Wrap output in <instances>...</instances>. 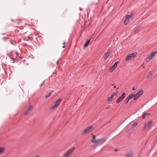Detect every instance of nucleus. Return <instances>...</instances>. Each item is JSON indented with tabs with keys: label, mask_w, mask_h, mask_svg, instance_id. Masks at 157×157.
Here are the masks:
<instances>
[{
	"label": "nucleus",
	"mask_w": 157,
	"mask_h": 157,
	"mask_svg": "<svg viewBox=\"0 0 157 157\" xmlns=\"http://www.w3.org/2000/svg\"><path fill=\"white\" fill-rule=\"evenodd\" d=\"M114 88H116V86H114Z\"/></svg>",
	"instance_id": "32"
},
{
	"label": "nucleus",
	"mask_w": 157,
	"mask_h": 157,
	"mask_svg": "<svg viewBox=\"0 0 157 157\" xmlns=\"http://www.w3.org/2000/svg\"><path fill=\"white\" fill-rule=\"evenodd\" d=\"M53 92V90H52L51 92V93Z\"/></svg>",
	"instance_id": "31"
},
{
	"label": "nucleus",
	"mask_w": 157,
	"mask_h": 157,
	"mask_svg": "<svg viewBox=\"0 0 157 157\" xmlns=\"http://www.w3.org/2000/svg\"><path fill=\"white\" fill-rule=\"evenodd\" d=\"M126 94L125 93H123L121 96L119 97L116 101L117 103H119L121 101H122L125 98Z\"/></svg>",
	"instance_id": "7"
},
{
	"label": "nucleus",
	"mask_w": 157,
	"mask_h": 157,
	"mask_svg": "<svg viewBox=\"0 0 157 157\" xmlns=\"http://www.w3.org/2000/svg\"><path fill=\"white\" fill-rule=\"evenodd\" d=\"M134 96V95L133 94H130L128 98L130 100Z\"/></svg>",
	"instance_id": "23"
},
{
	"label": "nucleus",
	"mask_w": 157,
	"mask_h": 157,
	"mask_svg": "<svg viewBox=\"0 0 157 157\" xmlns=\"http://www.w3.org/2000/svg\"><path fill=\"white\" fill-rule=\"evenodd\" d=\"M90 40H88L86 41V42L84 44V47H86L88 46V45L90 42Z\"/></svg>",
	"instance_id": "18"
},
{
	"label": "nucleus",
	"mask_w": 157,
	"mask_h": 157,
	"mask_svg": "<svg viewBox=\"0 0 157 157\" xmlns=\"http://www.w3.org/2000/svg\"><path fill=\"white\" fill-rule=\"evenodd\" d=\"M129 55H130V56L131 58H132L135 57L136 56V53L134 52Z\"/></svg>",
	"instance_id": "19"
},
{
	"label": "nucleus",
	"mask_w": 157,
	"mask_h": 157,
	"mask_svg": "<svg viewBox=\"0 0 157 157\" xmlns=\"http://www.w3.org/2000/svg\"><path fill=\"white\" fill-rule=\"evenodd\" d=\"M94 128L92 126H90L86 128L82 132L83 135L89 133L92 131L94 130Z\"/></svg>",
	"instance_id": "2"
},
{
	"label": "nucleus",
	"mask_w": 157,
	"mask_h": 157,
	"mask_svg": "<svg viewBox=\"0 0 157 157\" xmlns=\"http://www.w3.org/2000/svg\"><path fill=\"white\" fill-rule=\"evenodd\" d=\"M149 113H144L142 115V119H144L146 116H149Z\"/></svg>",
	"instance_id": "14"
},
{
	"label": "nucleus",
	"mask_w": 157,
	"mask_h": 157,
	"mask_svg": "<svg viewBox=\"0 0 157 157\" xmlns=\"http://www.w3.org/2000/svg\"><path fill=\"white\" fill-rule=\"evenodd\" d=\"M133 16V14H131L129 15H127L125 17V19L124 21V24L125 25H127L129 22L130 19Z\"/></svg>",
	"instance_id": "6"
},
{
	"label": "nucleus",
	"mask_w": 157,
	"mask_h": 157,
	"mask_svg": "<svg viewBox=\"0 0 157 157\" xmlns=\"http://www.w3.org/2000/svg\"><path fill=\"white\" fill-rule=\"evenodd\" d=\"M136 90V89L134 87L133 88L132 90L133 91H134V90Z\"/></svg>",
	"instance_id": "29"
},
{
	"label": "nucleus",
	"mask_w": 157,
	"mask_h": 157,
	"mask_svg": "<svg viewBox=\"0 0 157 157\" xmlns=\"http://www.w3.org/2000/svg\"><path fill=\"white\" fill-rule=\"evenodd\" d=\"M138 124L137 123H136V122L134 124H133L132 125V127H131V128H133L134 127H136L137 126V125H138Z\"/></svg>",
	"instance_id": "22"
},
{
	"label": "nucleus",
	"mask_w": 157,
	"mask_h": 157,
	"mask_svg": "<svg viewBox=\"0 0 157 157\" xmlns=\"http://www.w3.org/2000/svg\"><path fill=\"white\" fill-rule=\"evenodd\" d=\"M110 51L109 50H107V52L105 53V54L103 55V57L105 60L107 59L108 57L110 55Z\"/></svg>",
	"instance_id": "9"
},
{
	"label": "nucleus",
	"mask_w": 157,
	"mask_h": 157,
	"mask_svg": "<svg viewBox=\"0 0 157 157\" xmlns=\"http://www.w3.org/2000/svg\"><path fill=\"white\" fill-rule=\"evenodd\" d=\"M33 109V107L31 105L29 106L24 111V114L25 115L29 113Z\"/></svg>",
	"instance_id": "8"
},
{
	"label": "nucleus",
	"mask_w": 157,
	"mask_h": 157,
	"mask_svg": "<svg viewBox=\"0 0 157 157\" xmlns=\"http://www.w3.org/2000/svg\"><path fill=\"white\" fill-rule=\"evenodd\" d=\"M59 63V60H58L56 62V64H58Z\"/></svg>",
	"instance_id": "30"
},
{
	"label": "nucleus",
	"mask_w": 157,
	"mask_h": 157,
	"mask_svg": "<svg viewBox=\"0 0 157 157\" xmlns=\"http://www.w3.org/2000/svg\"><path fill=\"white\" fill-rule=\"evenodd\" d=\"M157 52L156 51L152 52L150 55V56L153 58L154 57L155 55L156 54Z\"/></svg>",
	"instance_id": "15"
},
{
	"label": "nucleus",
	"mask_w": 157,
	"mask_h": 157,
	"mask_svg": "<svg viewBox=\"0 0 157 157\" xmlns=\"http://www.w3.org/2000/svg\"><path fill=\"white\" fill-rule=\"evenodd\" d=\"M44 81L42 82V83L40 84V86H42V85H43L44 84Z\"/></svg>",
	"instance_id": "28"
},
{
	"label": "nucleus",
	"mask_w": 157,
	"mask_h": 157,
	"mask_svg": "<svg viewBox=\"0 0 157 157\" xmlns=\"http://www.w3.org/2000/svg\"><path fill=\"white\" fill-rule=\"evenodd\" d=\"M152 124V122H148L147 124L145 123L144 124V129L145 130H148L149 129L148 128L150 127Z\"/></svg>",
	"instance_id": "10"
},
{
	"label": "nucleus",
	"mask_w": 157,
	"mask_h": 157,
	"mask_svg": "<svg viewBox=\"0 0 157 157\" xmlns=\"http://www.w3.org/2000/svg\"><path fill=\"white\" fill-rule=\"evenodd\" d=\"M130 99L127 97L125 99V103L127 104L129 101Z\"/></svg>",
	"instance_id": "25"
},
{
	"label": "nucleus",
	"mask_w": 157,
	"mask_h": 157,
	"mask_svg": "<svg viewBox=\"0 0 157 157\" xmlns=\"http://www.w3.org/2000/svg\"><path fill=\"white\" fill-rule=\"evenodd\" d=\"M152 73L151 72H149L148 75L146 77V78H149L151 77L152 76Z\"/></svg>",
	"instance_id": "16"
},
{
	"label": "nucleus",
	"mask_w": 157,
	"mask_h": 157,
	"mask_svg": "<svg viewBox=\"0 0 157 157\" xmlns=\"http://www.w3.org/2000/svg\"><path fill=\"white\" fill-rule=\"evenodd\" d=\"M143 90H141L138 92L136 94H134V99L135 100H136L143 94Z\"/></svg>",
	"instance_id": "5"
},
{
	"label": "nucleus",
	"mask_w": 157,
	"mask_h": 157,
	"mask_svg": "<svg viewBox=\"0 0 157 157\" xmlns=\"http://www.w3.org/2000/svg\"><path fill=\"white\" fill-rule=\"evenodd\" d=\"M133 157V154L132 152H129L127 153L125 157Z\"/></svg>",
	"instance_id": "12"
},
{
	"label": "nucleus",
	"mask_w": 157,
	"mask_h": 157,
	"mask_svg": "<svg viewBox=\"0 0 157 157\" xmlns=\"http://www.w3.org/2000/svg\"><path fill=\"white\" fill-rule=\"evenodd\" d=\"M51 92H50V93L48 95L45 96V98H48L51 95Z\"/></svg>",
	"instance_id": "26"
},
{
	"label": "nucleus",
	"mask_w": 157,
	"mask_h": 157,
	"mask_svg": "<svg viewBox=\"0 0 157 157\" xmlns=\"http://www.w3.org/2000/svg\"><path fill=\"white\" fill-rule=\"evenodd\" d=\"M118 92H117L116 93H113L111 95V96L108 98V101H112L113 99L114 96V95H117V94H118Z\"/></svg>",
	"instance_id": "11"
},
{
	"label": "nucleus",
	"mask_w": 157,
	"mask_h": 157,
	"mask_svg": "<svg viewBox=\"0 0 157 157\" xmlns=\"http://www.w3.org/2000/svg\"><path fill=\"white\" fill-rule=\"evenodd\" d=\"M153 58L150 55L148 56L146 58V62H148L150 59H152Z\"/></svg>",
	"instance_id": "13"
},
{
	"label": "nucleus",
	"mask_w": 157,
	"mask_h": 157,
	"mask_svg": "<svg viewBox=\"0 0 157 157\" xmlns=\"http://www.w3.org/2000/svg\"><path fill=\"white\" fill-rule=\"evenodd\" d=\"M62 99H58L55 103L54 105L51 106L50 109H51L54 110L57 108L59 106L60 103L61 102Z\"/></svg>",
	"instance_id": "3"
},
{
	"label": "nucleus",
	"mask_w": 157,
	"mask_h": 157,
	"mask_svg": "<svg viewBox=\"0 0 157 157\" xmlns=\"http://www.w3.org/2000/svg\"><path fill=\"white\" fill-rule=\"evenodd\" d=\"M132 58H131V57L130 55H128L126 57L125 60L126 61H128L130 60H131V59Z\"/></svg>",
	"instance_id": "20"
},
{
	"label": "nucleus",
	"mask_w": 157,
	"mask_h": 157,
	"mask_svg": "<svg viewBox=\"0 0 157 157\" xmlns=\"http://www.w3.org/2000/svg\"><path fill=\"white\" fill-rule=\"evenodd\" d=\"M115 68H116L113 66H111L109 69V71L111 72H112L115 69Z\"/></svg>",
	"instance_id": "21"
},
{
	"label": "nucleus",
	"mask_w": 157,
	"mask_h": 157,
	"mask_svg": "<svg viewBox=\"0 0 157 157\" xmlns=\"http://www.w3.org/2000/svg\"><path fill=\"white\" fill-rule=\"evenodd\" d=\"M92 136V138L91 140V142L95 144V145H92L91 147L93 148H95L98 145L101 144H103L106 140L105 138H101L100 139H97L96 136L91 134Z\"/></svg>",
	"instance_id": "1"
},
{
	"label": "nucleus",
	"mask_w": 157,
	"mask_h": 157,
	"mask_svg": "<svg viewBox=\"0 0 157 157\" xmlns=\"http://www.w3.org/2000/svg\"><path fill=\"white\" fill-rule=\"evenodd\" d=\"M74 149V147H73L70 149L64 154L63 157H69L72 153Z\"/></svg>",
	"instance_id": "4"
},
{
	"label": "nucleus",
	"mask_w": 157,
	"mask_h": 157,
	"mask_svg": "<svg viewBox=\"0 0 157 157\" xmlns=\"http://www.w3.org/2000/svg\"><path fill=\"white\" fill-rule=\"evenodd\" d=\"M5 148L3 147H0V154L3 153L4 151Z\"/></svg>",
	"instance_id": "17"
},
{
	"label": "nucleus",
	"mask_w": 157,
	"mask_h": 157,
	"mask_svg": "<svg viewBox=\"0 0 157 157\" xmlns=\"http://www.w3.org/2000/svg\"><path fill=\"white\" fill-rule=\"evenodd\" d=\"M65 42H63V46L62 47L63 48H64L65 47Z\"/></svg>",
	"instance_id": "27"
},
{
	"label": "nucleus",
	"mask_w": 157,
	"mask_h": 157,
	"mask_svg": "<svg viewBox=\"0 0 157 157\" xmlns=\"http://www.w3.org/2000/svg\"><path fill=\"white\" fill-rule=\"evenodd\" d=\"M118 63V62H116L114 64L113 66L115 67V68H116L117 67V64Z\"/></svg>",
	"instance_id": "24"
},
{
	"label": "nucleus",
	"mask_w": 157,
	"mask_h": 157,
	"mask_svg": "<svg viewBox=\"0 0 157 157\" xmlns=\"http://www.w3.org/2000/svg\"><path fill=\"white\" fill-rule=\"evenodd\" d=\"M143 68H145V67H144H144H143Z\"/></svg>",
	"instance_id": "33"
}]
</instances>
